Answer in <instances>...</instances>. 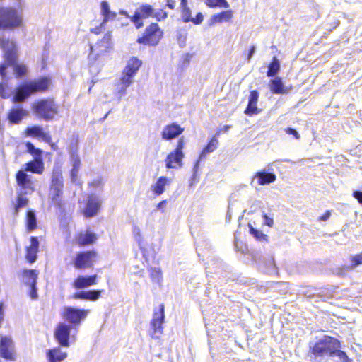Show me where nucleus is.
<instances>
[{"instance_id": "obj_18", "label": "nucleus", "mask_w": 362, "mask_h": 362, "mask_svg": "<svg viewBox=\"0 0 362 362\" xmlns=\"http://www.w3.org/2000/svg\"><path fill=\"white\" fill-rule=\"evenodd\" d=\"M184 131L177 123H172L163 127L161 136L163 140H172L178 137Z\"/></svg>"}, {"instance_id": "obj_8", "label": "nucleus", "mask_w": 362, "mask_h": 362, "mask_svg": "<svg viewBox=\"0 0 362 362\" xmlns=\"http://www.w3.org/2000/svg\"><path fill=\"white\" fill-rule=\"evenodd\" d=\"M141 64V61L136 57H132L128 60L118 83L124 85V86H129L133 83V78Z\"/></svg>"}, {"instance_id": "obj_24", "label": "nucleus", "mask_w": 362, "mask_h": 362, "mask_svg": "<svg viewBox=\"0 0 362 362\" xmlns=\"http://www.w3.org/2000/svg\"><path fill=\"white\" fill-rule=\"evenodd\" d=\"M28 115V111L21 106L13 107L8 114V119L11 124H19Z\"/></svg>"}, {"instance_id": "obj_49", "label": "nucleus", "mask_w": 362, "mask_h": 362, "mask_svg": "<svg viewBox=\"0 0 362 362\" xmlns=\"http://www.w3.org/2000/svg\"><path fill=\"white\" fill-rule=\"evenodd\" d=\"M152 16L155 17L158 21H161L167 18L168 13L165 11L159 10L156 12L153 11Z\"/></svg>"}, {"instance_id": "obj_53", "label": "nucleus", "mask_w": 362, "mask_h": 362, "mask_svg": "<svg viewBox=\"0 0 362 362\" xmlns=\"http://www.w3.org/2000/svg\"><path fill=\"white\" fill-rule=\"evenodd\" d=\"M204 20V16L202 13H198L194 18H192V20H190V22H192L195 25H199Z\"/></svg>"}, {"instance_id": "obj_44", "label": "nucleus", "mask_w": 362, "mask_h": 362, "mask_svg": "<svg viewBox=\"0 0 362 362\" xmlns=\"http://www.w3.org/2000/svg\"><path fill=\"white\" fill-rule=\"evenodd\" d=\"M182 12V19L183 22L188 23L190 22V20H192V17L191 16L192 11L189 7H185L181 8Z\"/></svg>"}, {"instance_id": "obj_58", "label": "nucleus", "mask_w": 362, "mask_h": 362, "mask_svg": "<svg viewBox=\"0 0 362 362\" xmlns=\"http://www.w3.org/2000/svg\"><path fill=\"white\" fill-rule=\"evenodd\" d=\"M353 197L358 200V202L362 204V191L355 190L353 192Z\"/></svg>"}, {"instance_id": "obj_20", "label": "nucleus", "mask_w": 362, "mask_h": 362, "mask_svg": "<svg viewBox=\"0 0 362 362\" xmlns=\"http://www.w3.org/2000/svg\"><path fill=\"white\" fill-rule=\"evenodd\" d=\"M96 282V274L88 276L80 275L74 281L72 286L76 289H82L95 285Z\"/></svg>"}, {"instance_id": "obj_1", "label": "nucleus", "mask_w": 362, "mask_h": 362, "mask_svg": "<svg viewBox=\"0 0 362 362\" xmlns=\"http://www.w3.org/2000/svg\"><path fill=\"white\" fill-rule=\"evenodd\" d=\"M340 341L325 335L313 344H310L308 356L311 362H327L328 358L335 362H350L346 352L341 351Z\"/></svg>"}, {"instance_id": "obj_41", "label": "nucleus", "mask_w": 362, "mask_h": 362, "mask_svg": "<svg viewBox=\"0 0 362 362\" xmlns=\"http://www.w3.org/2000/svg\"><path fill=\"white\" fill-rule=\"evenodd\" d=\"M25 146L27 151L29 153H30L33 156V158L42 157V151L40 150V148H36L31 142L27 141L25 143Z\"/></svg>"}, {"instance_id": "obj_25", "label": "nucleus", "mask_w": 362, "mask_h": 362, "mask_svg": "<svg viewBox=\"0 0 362 362\" xmlns=\"http://www.w3.org/2000/svg\"><path fill=\"white\" fill-rule=\"evenodd\" d=\"M269 86L271 91L274 94H286L289 90L288 88L285 87L282 79L279 77H275L271 79L269 83Z\"/></svg>"}, {"instance_id": "obj_5", "label": "nucleus", "mask_w": 362, "mask_h": 362, "mask_svg": "<svg viewBox=\"0 0 362 362\" xmlns=\"http://www.w3.org/2000/svg\"><path fill=\"white\" fill-rule=\"evenodd\" d=\"M64 192V180L60 168L54 167L51 177V185L49 189V199L52 204L60 209L62 207V197Z\"/></svg>"}, {"instance_id": "obj_9", "label": "nucleus", "mask_w": 362, "mask_h": 362, "mask_svg": "<svg viewBox=\"0 0 362 362\" xmlns=\"http://www.w3.org/2000/svg\"><path fill=\"white\" fill-rule=\"evenodd\" d=\"M163 32L157 23H151L146 28L144 35L137 39L139 44L156 45L162 37Z\"/></svg>"}, {"instance_id": "obj_56", "label": "nucleus", "mask_w": 362, "mask_h": 362, "mask_svg": "<svg viewBox=\"0 0 362 362\" xmlns=\"http://www.w3.org/2000/svg\"><path fill=\"white\" fill-rule=\"evenodd\" d=\"M286 132L288 134L293 135L296 139H299L300 138L298 132L291 127H287L286 129Z\"/></svg>"}, {"instance_id": "obj_32", "label": "nucleus", "mask_w": 362, "mask_h": 362, "mask_svg": "<svg viewBox=\"0 0 362 362\" xmlns=\"http://www.w3.org/2000/svg\"><path fill=\"white\" fill-rule=\"evenodd\" d=\"M96 240L95 233L87 230L86 233H81L77 238V242L80 245H88L93 243Z\"/></svg>"}, {"instance_id": "obj_45", "label": "nucleus", "mask_w": 362, "mask_h": 362, "mask_svg": "<svg viewBox=\"0 0 362 362\" xmlns=\"http://www.w3.org/2000/svg\"><path fill=\"white\" fill-rule=\"evenodd\" d=\"M139 15L140 14H139V13L135 11L134 16L131 17L132 22L134 23L137 29L144 25L143 22L141 21L142 18Z\"/></svg>"}, {"instance_id": "obj_52", "label": "nucleus", "mask_w": 362, "mask_h": 362, "mask_svg": "<svg viewBox=\"0 0 362 362\" xmlns=\"http://www.w3.org/2000/svg\"><path fill=\"white\" fill-rule=\"evenodd\" d=\"M70 158H71V160L72 162V168L80 169L81 159L79 158V156H74L70 157Z\"/></svg>"}, {"instance_id": "obj_47", "label": "nucleus", "mask_w": 362, "mask_h": 362, "mask_svg": "<svg viewBox=\"0 0 362 362\" xmlns=\"http://www.w3.org/2000/svg\"><path fill=\"white\" fill-rule=\"evenodd\" d=\"M151 277L155 282H158L160 278V271L158 268L154 267L151 269Z\"/></svg>"}, {"instance_id": "obj_59", "label": "nucleus", "mask_w": 362, "mask_h": 362, "mask_svg": "<svg viewBox=\"0 0 362 362\" xmlns=\"http://www.w3.org/2000/svg\"><path fill=\"white\" fill-rule=\"evenodd\" d=\"M331 216V212L329 211H327L323 215L319 217L320 221H327Z\"/></svg>"}, {"instance_id": "obj_42", "label": "nucleus", "mask_w": 362, "mask_h": 362, "mask_svg": "<svg viewBox=\"0 0 362 362\" xmlns=\"http://www.w3.org/2000/svg\"><path fill=\"white\" fill-rule=\"evenodd\" d=\"M351 264L349 267H346L347 269H354L356 267L362 264V252L361 254L351 256L350 258Z\"/></svg>"}, {"instance_id": "obj_21", "label": "nucleus", "mask_w": 362, "mask_h": 362, "mask_svg": "<svg viewBox=\"0 0 362 362\" xmlns=\"http://www.w3.org/2000/svg\"><path fill=\"white\" fill-rule=\"evenodd\" d=\"M25 135L27 136H33L41 138L46 143H50L52 141L51 136L44 132L43 128L39 125L28 127L25 129Z\"/></svg>"}, {"instance_id": "obj_50", "label": "nucleus", "mask_w": 362, "mask_h": 362, "mask_svg": "<svg viewBox=\"0 0 362 362\" xmlns=\"http://www.w3.org/2000/svg\"><path fill=\"white\" fill-rule=\"evenodd\" d=\"M346 267H349V265H344L341 267H337L333 270V273L339 276H343L345 274L346 272L351 270L345 268Z\"/></svg>"}, {"instance_id": "obj_46", "label": "nucleus", "mask_w": 362, "mask_h": 362, "mask_svg": "<svg viewBox=\"0 0 362 362\" xmlns=\"http://www.w3.org/2000/svg\"><path fill=\"white\" fill-rule=\"evenodd\" d=\"M78 144L77 141H71L69 146V153L70 155V157H73L74 156H78Z\"/></svg>"}, {"instance_id": "obj_27", "label": "nucleus", "mask_w": 362, "mask_h": 362, "mask_svg": "<svg viewBox=\"0 0 362 362\" xmlns=\"http://www.w3.org/2000/svg\"><path fill=\"white\" fill-rule=\"evenodd\" d=\"M233 12L232 10H226L221 12L220 13L214 14L209 20V25H212L215 23L229 22L233 18Z\"/></svg>"}, {"instance_id": "obj_33", "label": "nucleus", "mask_w": 362, "mask_h": 362, "mask_svg": "<svg viewBox=\"0 0 362 362\" xmlns=\"http://www.w3.org/2000/svg\"><path fill=\"white\" fill-rule=\"evenodd\" d=\"M47 358L49 362H61L66 358V354L55 348L47 351Z\"/></svg>"}, {"instance_id": "obj_61", "label": "nucleus", "mask_w": 362, "mask_h": 362, "mask_svg": "<svg viewBox=\"0 0 362 362\" xmlns=\"http://www.w3.org/2000/svg\"><path fill=\"white\" fill-rule=\"evenodd\" d=\"M93 187H99L102 185V179L98 178L95 180H93L90 184Z\"/></svg>"}, {"instance_id": "obj_57", "label": "nucleus", "mask_w": 362, "mask_h": 362, "mask_svg": "<svg viewBox=\"0 0 362 362\" xmlns=\"http://www.w3.org/2000/svg\"><path fill=\"white\" fill-rule=\"evenodd\" d=\"M192 57H193V55L190 53H187L186 54H185V56L183 57L182 66H188Z\"/></svg>"}, {"instance_id": "obj_63", "label": "nucleus", "mask_w": 362, "mask_h": 362, "mask_svg": "<svg viewBox=\"0 0 362 362\" xmlns=\"http://www.w3.org/2000/svg\"><path fill=\"white\" fill-rule=\"evenodd\" d=\"M166 204V201L165 200H163V201H161L158 204H157V209H160L163 207V206Z\"/></svg>"}, {"instance_id": "obj_4", "label": "nucleus", "mask_w": 362, "mask_h": 362, "mask_svg": "<svg viewBox=\"0 0 362 362\" xmlns=\"http://www.w3.org/2000/svg\"><path fill=\"white\" fill-rule=\"evenodd\" d=\"M0 48L4 52V57L6 68L12 66L16 77H23L26 74L27 68L23 64L17 63V47L16 42L4 34L0 35Z\"/></svg>"}, {"instance_id": "obj_11", "label": "nucleus", "mask_w": 362, "mask_h": 362, "mask_svg": "<svg viewBox=\"0 0 362 362\" xmlns=\"http://www.w3.org/2000/svg\"><path fill=\"white\" fill-rule=\"evenodd\" d=\"M96 256L97 253L94 250L80 252L77 253L74 260V267L76 269L91 268L93 265L94 259Z\"/></svg>"}, {"instance_id": "obj_26", "label": "nucleus", "mask_w": 362, "mask_h": 362, "mask_svg": "<svg viewBox=\"0 0 362 362\" xmlns=\"http://www.w3.org/2000/svg\"><path fill=\"white\" fill-rule=\"evenodd\" d=\"M39 241L37 237L30 238V245L27 248L26 259L30 263H33L37 259Z\"/></svg>"}, {"instance_id": "obj_15", "label": "nucleus", "mask_w": 362, "mask_h": 362, "mask_svg": "<svg viewBox=\"0 0 362 362\" xmlns=\"http://www.w3.org/2000/svg\"><path fill=\"white\" fill-rule=\"evenodd\" d=\"M218 141L216 136H213L207 145L204 148L201 152L199 159L195 163L193 168V174L190 180V185H192L193 182L197 179V175L199 170L200 161L209 153L213 152L218 146Z\"/></svg>"}, {"instance_id": "obj_14", "label": "nucleus", "mask_w": 362, "mask_h": 362, "mask_svg": "<svg viewBox=\"0 0 362 362\" xmlns=\"http://www.w3.org/2000/svg\"><path fill=\"white\" fill-rule=\"evenodd\" d=\"M16 182L19 187V192L31 194L34 192V183L32 177L27 174L25 170H19L16 175Z\"/></svg>"}, {"instance_id": "obj_34", "label": "nucleus", "mask_w": 362, "mask_h": 362, "mask_svg": "<svg viewBox=\"0 0 362 362\" xmlns=\"http://www.w3.org/2000/svg\"><path fill=\"white\" fill-rule=\"evenodd\" d=\"M26 226L29 231H33L37 227V218L33 210H28L26 214Z\"/></svg>"}, {"instance_id": "obj_38", "label": "nucleus", "mask_w": 362, "mask_h": 362, "mask_svg": "<svg viewBox=\"0 0 362 362\" xmlns=\"http://www.w3.org/2000/svg\"><path fill=\"white\" fill-rule=\"evenodd\" d=\"M153 11V8L149 4H143L136 11V13L140 14L139 16L142 18H146L149 16H152Z\"/></svg>"}, {"instance_id": "obj_23", "label": "nucleus", "mask_w": 362, "mask_h": 362, "mask_svg": "<svg viewBox=\"0 0 362 362\" xmlns=\"http://www.w3.org/2000/svg\"><path fill=\"white\" fill-rule=\"evenodd\" d=\"M259 98V93L257 90H254L250 91L249 100H248V104L245 110V114L248 116H252L254 115L259 114L261 110H259L257 107V103Z\"/></svg>"}, {"instance_id": "obj_19", "label": "nucleus", "mask_w": 362, "mask_h": 362, "mask_svg": "<svg viewBox=\"0 0 362 362\" xmlns=\"http://www.w3.org/2000/svg\"><path fill=\"white\" fill-rule=\"evenodd\" d=\"M13 347V344L10 338L7 337H2L0 341L1 356L7 360H14Z\"/></svg>"}, {"instance_id": "obj_43", "label": "nucleus", "mask_w": 362, "mask_h": 362, "mask_svg": "<svg viewBox=\"0 0 362 362\" xmlns=\"http://www.w3.org/2000/svg\"><path fill=\"white\" fill-rule=\"evenodd\" d=\"M112 35L110 33H106L103 39L98 42L100 47H104V51H106L111 46Z\"/></svg>"}, {"instance_id": "obj_30", "label": "nucleus", "mask_w": 362, "mask_h": 362, "mask_svg": "<svg viewBox=\"0 0 362 362\" xmlns=\"http://www.w3.org/2000/svg\"><path fill=\"white\" fill-rule=\"evenodd\" d=\"M6 66L5 64L0 65V76L2 78V81L0 83V96L3 98H7L10 96V93L7 92L8 88L7 79H6Z\"/></svg>"}, {"instance_id": "obj_54", "label": "nucleus", "mask_w": 362, "mask_h": 362, "mask_svg": "<svg viewBox=\"0 0 362 362\" xmlns=\"http://www.w3.org/2000/svg\"><path fill=\"white\" fill-rule=\"evenodd\" d=\"M262 218H263V220H264V225H267V226H268L269 227H272L273 226V223H274L273 218L269 216L266 214H262Z\"/></svg>"}, {"instance_id": "obj_40", "label": "nucleus", "mask_w": 362, "mask_h": 362, "mask_svg": "<svg viewBox=\"0 0 362 362\" xmlns=\"http://www.w3.org/2000/svg\"><path fill=\"white\" fill-rule=\"evenodd\" d=\"M250 233V234L257 240L259 241H268L267 235L264 234L261 230H259L252 227V225L249 224Z\"/></svg>"}, {"instance_id": "obj_35", "label": "nucleus", "mask_w": 362, "mask_h": 362, "mask_svg": "<svg viewBox=\"0 0 362 362\" xmlns=\"http://www.w3.org/2000/svg\"><path fill=\"white\" fill-rule=\"evenodd\" d=\"M168 179L165 177H160L156 181L151 188L156 195H160L165 192V187L167 184Z\"/></svg>"}, {"instance_id": "obj_2", "label": "nucleus", "mask_w": 362, "mask_h": 362, "mask_svg": "<svg viewBox=\"0 0 362 362\" xmlns=\"http://www.w3.org/2000/svg\"><path fill=\"white\" fill-rule=\"evenodd\" d=\"M10 1V6H0V30H14L23 24L25 1Z\"/></svg>"}, {"instance_id": "obj_6", "label": "nucleus", "mask_w": 362, "mask_h": 362, "mask_svg": "<svg viewBox=\"0 0 362 362\" xmlns=\"http://www.w3.org/2000/svg\"><path fill=\"white\" fill-rule=\"evenodd\" d=\"M32 108L35 115L45 121H49L54 119L58 113V106L53 99H41L35 102Z\"/></svg>"}, {"instance_id": "obj_60", "label": "nucleus", "mask_w": 362, "mask_h": 362, "mask_svg": "<svg viewBox=\"0 0 362 362\" xmlns=\"http://www.w3.org/2000/svg\"><path fill=\"white\" fill-rule=\"evenodd\" d=\"M255 52H256V47H255V45H252L250 47V50H249V52H248V55H247V61L248 62L252 57V56L254 55Z\"/></svg>"}, {"instance_id": "obj_48", "label": "nucleus", "mask_w": 362, "mask_h": 362, "mask_svg": "<svg viewBox=\"0 0 362 362\" xmlns=\"http://www.w3.org/2000/svg\"><path fill=\"white\" fill-rule=\"evenodd\" d=\"M128 87L129 86H124V85L120 84L119 83H117L116 95L119 99L125 95L126 90Z\"/></svg>"}, {"instance_id": "obj_10", "label": "nucleus", "mask_w": 362, "mask_h": 362, "mask_svg": "<svg viewBox=\"0 0 362 362\" xmlns=\"http://www.w3.org/2000/svg\"><path fill=\"white\" fill-rule=\"evenodd\" d=\"M184 146V139L183 137H181L177 141L175 149L170 152L165 158V166L167 168H175L176 165L182 167V159L185 156L183 153Z\"/></svg>"}, {"instance_id": "obj_16", "label": "nucleus", "mask_w": 362, "mask_h": 362, "mask_svg": "<svg viewBox=\"0 0 362 362\" xmlns=\"http://www.w3.org/2000/svg\"><path fill=\"white\" fill-rule=\"evenodd\" d=\"M72 327L64 322H60L54 331V337L62 346H69L70 332Z\"/></svg>"}, {"instance_id": "obj_51", "label": "nucleus", "mask_w": 362, "mask_h": 362, "mask_svg": "<svg viewBox=\"0 0 362 362\" xmlns=\"http://www.w3.org/2000/svg\"><path fill=\"white\" fill-rule=\"evenodd\" d=\"M266 267L268 268V272H272L276 270V264L274 259L272 257H269L266 262Z\"/></svg>"}, {"instance_id": "obj_3", "label": "nucleus", "mask_w": 362, "mask_h": 362, "mask_svg": "<svg viewBox=\"0 0 362 362\" xmlns=\"http://www.w3.org/2000/svg\"><path fill=\"white\" fill-rule=\"evenodd\" d=\"M50 80L47 77L25 81L15 89L12 102L16 104L25 102L30 95L48 90Z\"/></svg>"}, {"instance_id": "obj_29", "label": "nucleus", "mask_w": 362, "mask_h": 362, "mask_svg": "<svg viewBox=\"0 0 362 362\" xmlns=\"http://www.w3.org/2000/svg\"><path fill=\"white\" fill-rule=\"evenodd\" d=\"M255 177L257 178L258 184L260 185H269L274 182L276 179L275 174L269 173L265 170L257 172Z\"/></svg>"}, {"instance_id": "obj_12", "label": "nucleus", "mask_w": 362, "mask_h": 362, "mask_svg": "<svg viewBox=\"0 0 362 362\" xmlns=\"http://www.w3.org/2000/svg\"><path fill=\"white\" fill-rule=\"evenodd\" d=\"M164 305H160L159 312H155L150 323L149 335L151 338L158 339L163 333L162 324L164 321Z\"/></svg>"}, {"instance_id": "obj_17", "label": "nucleus", "mask_w": 362, "mask_h": 362, "mask_svg": "<svg viewBox=\"0 0 362 362\" xmlns=\"http://www.w3.org/2000/svg\"><path fill=\"white\" fill-rule=\"evenodd\" d=\"M101 200L95 195L88 197L83 214L86 218H91L95 216L100 210Z\"/></svg>"}, {"instance_id": "obj_37", "label": "nucleus", "mask_w": 362, "mask_h": 362, "mask_svg": "<svg viewBox=\"0 0 362 362\" xmlns=\"http://www.w3.org/2000/svg\"><path fill=\"white\" fill-rule=\"evenodd\" d=\"M26 194H27L25 193H22L19 191L18 192L17 203L14 207V214L16 216L18 214L19 210L21 208L25 207L28 204V199L25 197Z\"/></svg>"}, {"instance_id": "obj_36", "label": "nucleus", "mask_w": 362, "mask_h": 362, "mask_svg": "<svg viewBox=\"0 0 362 362\" xmlns=\"http://www.w3.org/2000/svg\"><path fill=\"white\" fill-rule=\"evenodd\" d=\"M280 71V62L276 57H274L272 62L268 66L267 76L274 77Z\"/></svg>"}, {"instance_id": "obj_55", "label": "nucleus", "mask_w": 362, "mask_h": 362, "mask_svg": "<svg viewBox=\"0 0 362 362\" xmlns=\"http://www.w3.org/2000/svg\"><path fill=\"white\" fill-rule=\"evenodd\" d=\"M79 172V169L77 168H73L71 170V180L72 182H76L78 178V174Z\"/></svg>"}, {"instance_id": "obj_39", "label": "nucleus", "mask_w": 362, "mask_h": 362, "mask_svg": "<svg viewBox=\"0 0 362 362\" xmlns=\"http://www.w3.org/2000/svg\"><path fill=\"white\" fill-rule=\"evenodd\" d=\"M206 5L209 8H228L230 6L226 0H205Z\"/></svg>"}, {"instance_id": "obj_7", "label": "nucleus", "mask_w": 362, "mask_h": 362, "mask_svg": "<svg viewBox=\"0 0 362 362\" xmlns=\"http://www.w3.org/2000/svg\"><path fill=\"white\" fill-rule=\"evenodd\" d=\"M88 310L79 309L75 307L66 306L62 313V317L69 322L71 327H76L87 317Z\"/></svg>"}, {"instance_id": "obj_13", "label": "nucleus", "mask_w": 362, "mask_h": 362, "mask_svg": "<svg viewBox=\"0 0 362 362\" xmlns=\"http://www.w3.org/2000/svg\"><path fill=\"white\" fill-rule=\"evenodd\" d=\"M37 273L34 269H24L23 272V282L29 286V296L31 299L36 300L38 298L37 288L36 287Z\"/></svg>"}, {"instance_id": "obj_64", "label": "nucleus", "mask_w": 362, "mask_h": 362, "mask_svg": "<svg viewBox=\"0 0 362 362\" xmlns=\"http://www.w3.org/2000/svg\"><path fill=\"white\" fill-rule=\"evenodd\" d=\"M180 7H181V8H185V7H189L187 6V0H180Z\"/></svg>"}, {"instance_id": "obj_31", "label": "nucleus", "mask_w": 362, "mask_h": 362, "mask_svg": "<svg viewBox=\"0 0 362 362\" xmlns=\"http://www.w3.org/2000/svg\"><path fill=\"white\" fill-rule=\"evenodd\" d=\"M100 8L102 15L103 16V21L101 23V25L105 24L109 20H112L115 18L116 13L110 11L109 4L107 1H102Z\"/></svg>"}, {"instance_id": "obj_62", "label": "nucleus", "mask_w": 362, "mask_h": 362, "mask_svg": "<svg viewBox=\"0 0 362 362\" xmlns=\"http://www.w3.org/2000/svg\"><path fill=\"white\" fill-rule=\"evenodd\" d=\"M175 0H167V6L171 9L175 8Z\"/></svg>"}, {"instance_id": "obj_22", "label": "nucleus", "mask_w": 362, "mask_h": 362, "mask_svg": "<svg viewBox=\"0 0 362 362\" xmlns=\"http://www.w3.org/2000/svg\"><path fill=\"white\" fill-rule=\"evenodd\" d=\"M103 292L104 290L80 291L73 295V298L76 300L96 301Z\"/></svg>"}, {"instance_id": "obj_28", "label": "nucleus", "mask_w": 362, "mask_h": 362, "mask_svg": "<svg viewBox=\"0 0 362 362\" xmlns=\"http://www.w3.org/2000/svg\"><path fill=\"white\" fill-rule=\"evenodd\" d=\"M26 171H30L33 173L42 174L44 170V163L42 157H35L34 160L27 163Z\"/></svg>"}]
</instances>
